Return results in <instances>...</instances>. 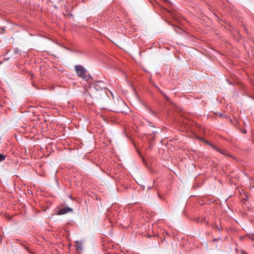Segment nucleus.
Instances as JSON below:
<instances>
[{
    "label": "nucleus",
    "instance_id": "1",
    "mask_svg": "<svg viewBox=\"0 0 254 254\" xmlns=\"http://www.w3.org/2000/svg\"><path fill=\"white\" fill-rule=\"evenodd\" d=\"M106 88L105 86V83L101 81H98L94 83L90 87V91L92 95L98 98L99 96L105 95Z\"/></svg>",
    "mask_w": 254,
    "mask_h": 254
},
{
    "label": "nucleus",
    "instance_id": "2",
    "mask_svg": "<svg viewBox=\"0 0 254 254\" xmlns=\"http://www.w3.org/2000/svg\"><path fill=\"white\" fill-rule=\"evenodd\" d=\"M74 68L77 76L80 77L83 80L88 81L91 78V75L87 74V70L83 66L76 65Z\"/></svg>",
    "mask_w": 254,
    "mask_h": 254
},
{
    "label": "nucleus",
    "instance_id": "3",
    "mask_svg": "<svg viewBox=\"0 0 254 254\" xmlns=\"http://www.w3.org/2000/svg\"><path fill=\"white\" fill-rule=\"evenodd\" d=\"M73 211V209L69 207H65L62 209H60L58 212V215H63L65 214L68 212H72Z\"/></svg>",
    "mask_w": 254,
    "mask_h": 254
},
{
    "label": "nucleus",
    "instance_id": "4",
    "mask_svg": "<svg viewBox=\"0 0 254 254\" xmlns=\"http://www.w3.org/2000/svg\"><path fill=\"white\" fill-rule=\"evenodd\" d=\"M212 147L215 149L216 150V151H217L218 152H220V153L223 154L224 155H226V156H229L228 153L225 151V150H223V149H221V148H219L215 146H213Z\"/></svg>",
    "mask_w": 254,
    "mask_h": 254
},
{
    "label": "nucleus",
    "instance_id": "5",
    "mask_svg": "<svg viewBox=\"0 0 254 254\" xmlns=\"http://www.w3.org/2000/svg\"><path fill=\"white\" fill-rule=\"evenodd\" d=\"M76 249L77 250L82 251L83 250L82 244L81 242H76Z\"/></svg>",
    "mask_w": 254,
    "mask_h": 254
},
{
    "label": "nucleus",
    "instance_id": "6",
    "mask_svg": "<svg viewBox=\"0 0 254 254\" xmlns=\"http://www.w3.org/2000/svg\"><path fill=\"white\" fill-rule=\"evenodd\" d=\"M5 159V156L0 153V162L3 161Z\"/></svg>",
    "mask_w": 254,
    "mask_h": 254
},
{
    "label": "nucleus",
    "instance_id": "7",
    "mask_svg": "<svg viewBox=\"0 0 254 254\" xmlns=\"http://www.w3.org/2000/svg\"><path fill=\"white\" fill-rule=\"evenodd\" d=\"M14 53L15 55L19 54L20 53V51L18 48H16L14 49Z\"/></svg>",
    "mask_w": 254,
    "mask_h": 254
},
{
    "label": "nucleus",
    "instance_id": "8",
    "mask_svg": "<svg viewBox=\"0 0 254 254\" xmlns=\"http://www.w3.org/2000/svg\"><path fill=\"white\" fill-rule=\"evenodd\" d=\"M9 58H10L9 57H6V55L4 56V60L5 61H7V60H8L9 59Z\"/></svg>",
    "mask_w": 254,
    "mask_h": 254
},
{
    "label": "nucleus",
    "instance_id": "9",
    "mask_svg": "<svg viewBox=\"0 0 254 254\" xmlns=\"http://www.w3.org/2000/svg\"><path fill=\"white\" fill-rule=\"evenodd\" d=\"M218 240H221V238H215L213 239V241L217 242Z\"/></svg>",
    "mask_w": 254,
    "mask_h": 254
},
{
    "label": "nucleus",
    "instance_id": "10",
    "mask_svg": "<svg viewBox=\"0 0 254 254\" xmlns=\"http://www.w3.org/2000/svg\"><path fill=\"white\" fill-rule=\"evenodd\" d=\"M216 228L219 231H220V228H219L217 226H216Z\"/></svg>",
    "mask_w": 254,
    "mask_h": 254
},
{
    "label": "nucleus",
    "instance_id": "11",
    "mask_svg": "<svg viewBox=\"0 0 254 254\" xmlns=\"http://www.w3.org/2000/svg\"><path fill=\"white\" fill-rule=\"evenodd\" d=\"M152 187H148V190H151L152 189Z\"/></svg>",
    "mask_w": 254,
    "mask_h": 254
},
{
    "label": "nucleus",
    "instance_id": "12",
    "mask_svg": "<svg viewBox=\"0 0 254 254\" xmlns=\"http://www.w3.org/2000/svg\"><path fill=\"white\" fill-rule=\"evenodd\" d=\"M242 254H247V253L246 252H243Z\"/></svg>",
    "mask_w": 254,
    "mask_h": 254
},
{
    "label": "nucleus",
    "instance_id": "13",
    "mask_svg": "<svg viewBox=\"0 0 254 254\" xmlns=\"http://www.w3.org/2000/svg\"><path fill=\"white\" fill-rule=\"evenodd\" d=\"M115 112H121V111H120V110H117L115 111Z\"/></svg>",
    "mask_w": 254,
    "mask_h": 254
},
{
    "label": "nucleus",
    "instance_id": "14",
    "mask_svg": "<svg viewBox=\"0 0 254 254\" xmlns=\"http://www.w3.org/2000/svg\"><path fill=\"white\" fill-rule=\"evenodd\" d=\"M203 220H204V221H205V218H202V221Z\"/></svg>",
    "mask_w": 254,
    "mask_h": 254
},
{
    "label": "nucleus",
    "instance_id": "15",
    "mask_svg": "<svg viewBox=\"0 0 254 254\" xmlns=\"http://www.w3.org/2000/svg\"><path fill=\"white\" fill-rule=\"evenodd\" d=\"M121 103L123 104H124V103L123 101H122Z\"/></svg>",
    "mask_w": 254,
    "mask_h": 254
}]
</instances>
